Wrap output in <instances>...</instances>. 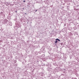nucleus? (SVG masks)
<instances>
[{"label":"nucleus","mask_w":79,"mask_h":79,"mask_svg":"<svg viewBox=\"0 0 79 79\" xmlns=\"http://www.w3.org/2000/svg\"><path fill=\"white\" fill-rule=\"evenodd\" d=\"M15 12H16V13H17V11H15Z\"/></svg>","instance_id":"obj_5"},{"label":"nucleus","mask_w":79,"mask_h":79,"mask_svg":"<svg viewBox=\"0 0 79 79\" xmlns=\"http://www.w3.org/2000/svg\"><path fill=\"white\" fill-rule=\"evenodd\" d=\"M37 11V10H36L35 11V12H36V11Z\"/></svg>","instance_id":"obj_4"},{"label":"nucleus","mask_w":79,"mask_h":79,"mask_svg":"<svg viewBox=\"0 0 79 79\" xmlns=\"http://www.w3.org/2000/svg\"><path fill=\"white\" fill-rule=\"evenodd\" d=\"M56 40H58V41H60V40L59 39H56Z\"/></svg>","instance_id":"obj_1"},{"label":"nucleus","mask_w":79,"mask_h":79,"mask_svg":"<svg viewBox=\"0 0 79 79\" xmlns=\"http://www.w3.org/2000/svg\"><path fill=\"white\" fill-rule=\"evenodd\" d=\"M23 2H26V1H25L24 0V1H23Z\"/></svg>","instance_id":"obj_3"},{"label":"nucleus","mask_w":79,"mask_h":79,"mask_svg":"<svg viewBox=\"0 0 79 79\" xmlns=\"http://www.w3.org/2000/svg\"><path fill=\"white\" fill-rule=\"evenodd\" d=\"M57 42H58L57 41H56L55 42V43H57Z\"/></svg>","instance_id":"obj_2"}]
</instances>
